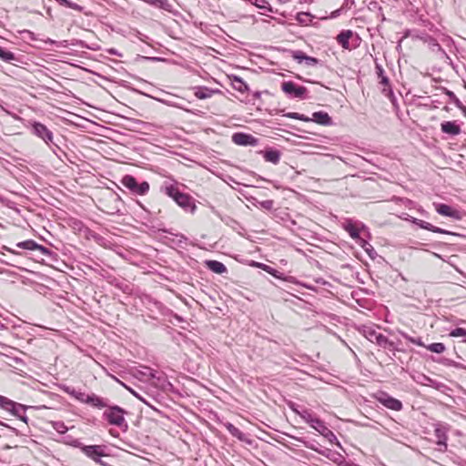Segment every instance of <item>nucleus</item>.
<instances>
[{
	"label": "nucleus",
	"mask_w": 466,
	"mask_h": 466,
	"mask_svg": "<svg viewBox=\"0 0 466 466\" xmlns=\"http://www.w3.org/2000/svg\"><path fill=\"white\" fill-rule=\"evenodd\" d=\"M298 413L307 422H311V423L315 422V423H318V424L320 423V420L319 419H317V418H314L312 416V414L309 411H308V410H303L302 412H299L298 411Z\"/></svg>",
	"instance_id": "27"
},
{
	"label": "nucleus",
	"mask_w": 466,
	"mask_h": 466,
	"mask_svg": "<svg viewBox=\"0 0 466 466\" xmlns=\"http://www.w3.org/2000/svg\"><path fill=\"white\" fill-rule=\"evenodd\" d=\"M227 429L232 436L238 438L240 441L244 440V433L233 424H228Z\"/></svg>",
	"instance_id": "24"
},
{
	"label": "nucleus",
	"mask_w": 466,
	"mask_h": 466,
	"mask_svg": "<svg viewBox=\"0 0 466 466\" xmlns=\"http://www.w3.org/2000/svg\"><path fill=\"white\" fill-rule=\"evenodd\" d=\"M16 247L28 250H35L39 248V245L30 239L17 243Z\"/></svg>",
	"instance_id": "22"
},
{
	"label": "nucleus",
	"mask_w": 466,
	"mask_h": 466,
	"mask_svg": "<svg viewBox=\"0 0 466 466\" xmlns=\"http://www.w3.org/2000/svg\"><path fill=\"white\" fill-rule=\"evenodd\" d=\"M382 83H383V84H388V79H387L386 77H383V78H382Z\"/></svg>",
	"instance_id": "36"
},
{
	"label": "nucleus",
	"mask_w": 466,
	"mask_h": 466,
	"mask_svg": "<svg viewBox=\"0 0 466 466\" xmlns=\"http://www.w3.org/2000/svg\"><path fill=\"white\" fill-rule=\"evenodd\" d=\"M353 33L351 30H343L336 37L337 42L347 50L350 49V39L352 37Z\"/></svg>",
	"instance_id": "12"
},
{
	"label": "nucleus",
	"mask_w": 466,
	"mask_h": 466,
	"mask_svg": "<svg viewBox=\"0 0 466 466\" xmlns=\"http://www.w3.org/2000/svg\"><path fill=\"white\" fill-rule=\"evenodd\" d=\"M345 229L353 239H357L360 238V230L358 227H356L355 225L348 224L345 227Z\"/></svg>",
	"instance_id": "26"
},
{
	"label": "nucleus",
	"mask_w": 466,
	"mask_h": 466,
	"mask_svg": "<svg viewBox=\"0 0 466 466\" xmlns=\"http://www.w3.org/2000/svg\"><path fill=\"white\" fill-rule=\"evenodd\" d=\"M264 159L268 162L278 164L280 160V153L277 150H268L264 154Z\"/></svg>",
	"instance_id": "18"
},
{
	"label": "nucleus",
	"mask_w": 466,
	"mask_h": 466,
	"mask_svg": "<svg viewBox=\"0 0 466 466\" xmlns=\"http://www.w3.org/2000/svg\"><path fill=\"white\" fill-rule=\"evenodd\" d=\"M313 120L320 125H329L330 123V117L328 113L323 111L315 112L312 115Z\"/></svg>",
	"instance_id": "17"
},
{
	"label": "nucleus",
	"mask_w": 466,
	"mask_h": 466,
	"mask_svg": "<svg viewBox=\"0 0 466 466\" xmlns=\"http://www.w3.org/2000/svg\"><path fill=\"white\" fill-rule=\"evenodd\" d=\"M206 266L209 270L217 274H223L227 272L226 266L218 260H207Z\"/></svg>",
	"instance_id": "14"
},
{
	"label": "nucleus",
	"mask_w": 466,
	"mask_h": 466,
	"mask_svg": "<svg viewBox=\"0 0 466 466\" xmlns=\"http://www.w3.org/2000/svg\"><path fill=\"white\" fill-rule=\"evenodd\" d=\"M441 129L443 133L457 136L461 133V127L455 121H445L441 124Z\"/></svg>",
	"instance_id": "11"
},
{
	"label": "nucleus",
	"mask_w": 466,
	"mask_h": 466,
	"mask_svg": "<svg viewBox=\"0 0 466 466\" xmlns=\"http://www.w3.org/2000/svg\"><path fill=\"white\" fill-rule=\"evenodd\" d=\"M290 118L293 119H299V120H306L302 116H300L299 113H289L288 115Z\"/></svg>",
	"instance_id": "34"
},
{
	"label": "nucleus",
	"mask_w": 466,
	"mask_h": 466,
	"mask_svg": "<svg viewBox=\"0 0 466 466\" xmlns=\"http://www.w3.org/2000/svg\"><path fill=\"white\" fill-rule=\"evenodd\" d=\"M451 337H466V329L463 328H456L450 333Z\"/></svg>",
	"instance_id": "30"
},
{
	"label": "nucleus",
	"mask_w": 466,
	"mask_h": 466,
	"mask_svg": "<svg viewBox=\"0 0 466 466\" xmlns=\"http://www.w3.org/2000/svg\"><path fill=\"white\" fill-rule=\"evenodd\" d=\"M86 402L97 408H102L105 406L102 399L96 395L88 396L86 399Z\"/></svg>",
	"instance_id": "28"
},
{
	"label": "nucleus",
	"mask_w": 466,
	"mask_h": 466,
	"mask_svg": "<svg viewBox=\"0 0 466 466\" xmlns=\"http://www.w3.org/2000/svg\"><path fill=\"white\" fill-rule=\"evenodd\" d=\"M121 184L137 196H146L150 190V185L147 181L138 183L136 177L131 175H125L121 178Z\"/></svg>",
	"instance_id": "2"
},
{
	"label": "nucleus",
	"mask_w": 466,
	"mask_h": 466,
	"mask_svg": "<svg viewBox=\"0 0 466 466\" xmlns=\"http://www.w3.org/2000/svg\"><path fill=\"white\" fill-rule=\"evenodd\" d=\"M281 90L289 96L295 98H303L307 94V88L298 86L292 81H285L281 84Z\"/></svg>",
	"instance_id": "3"
},
{
	"label": "nucleus",
	"mask_w": 466,
	"mask_h": 466,
	"mask_svg": "<svg viewBox=\"0 0 466 466\" xmlns=\"http://www.w3.org/2000/svg\"><path fill=\"white\" fill-rule=\"evenodd\" d=\"M104 417L113 425L121 427L125 424L124 410L119 407H112L105 410Z\"/></svg>",
	"instance_id": "4"
},
{
	"label": "nucleus",
	"mask_w": 466,
	"mask_h": 466,
	"mask_svg": "<svg viewBox=\"0 0 466 466\" xmlns=\"http://www.w3.org/2000/svg\"><path fill=\"white\" fill-rule=\"evenodd\" d=\"M292 57L298 63L301 64L304 62L306 66H311V67L315 66L319 64V59L312 57V56H309L302 51L294 52L292 55Z\"/></svg>",
	"instance_id": "10"
},
{
	"label": "nucleus",
	"mask_w": 466,
	"mask_h": 466,
	"mask_svg": "<svg viewBox=\"0 0 466 466\" xmlns=\"http://www.w3.org/2000/svg\"><path fill=\"white\" fill-rule=\"evenodd\" d=\"M5 250L9 253H12V254H17V252H15L14 249L10 248H6L5 247Z\"/></svg>",
	"instance_id": "35"
},
{
	"label": "nucleus",
	"mask_w": 466,
	"mask_h": 466,
	"mask_svg": "<svg viewBox=\"0 0 466 466\" xmlns=\"http://www.w3.org/2000/svg\"><path fill=\"white\" fill-rule=\"evenodd\" d=\"M254 4L260 9L270 10L269 3L267 0H254Z\"/></svg>",
	"instance_id": "31"
},
{
	"label": "nucleus",
	"mask_w": 466,
	"mask_h": 466,
	"mask_svg": "<svg viewBox=\"0 0 466 466\" xmlns=\"http://www.w3.org/2000/svg\"><path fill=\"white\" fill-rule=\"evenodd\" d=\"M258 267L266 271L267 273L270 274L271 276H273L274 278H277V279H282V276L281 274L279 273V271H278L277 269L271 268L270 266L268 265H266V264H259Z\"/></svg>",
	"instance_id": "23"
},
{
	"label": "nucleus",
	"mask_w": 466,
	"mask_h": 466,
	"mask_svg": "<svg viewBox=\"0 0 466 466\" xmlns=\"http://www.w3.org/2000/svg\"><path fill=\"white\" fill-rule=\"evenodd\" d=\"M165 193L175 200L177 196L180 194V191L177 187L170 185L165 187Z\"/></svg>",
	"instance_id": "29"
},
{
	"label": "nucleus",
	"mask_w": 466,
	"mask_h": 466,
	"mask_svg": "<svg viewBox=\"0 0 466 466\" xmlns=\"http://www.w3.org/2000/svg\"><path fill=\"white\" fill-rule=\"evenodd\" d=\"M121 198L112 190H106L97 198V207L104 213L115 215L120 211Z\"/></svg>",
	"instance_id": "1"
},
{
	"label": "nucleus",
	"mask_w": 466,
	"mask_h": 466,
	"mask_svg": "<svg viewBox=\"0 0 466 466\" xmlns=\"http://www.w3.org/2000/svg\"><path fill=\"white\" fill-rule=\"evenodd\" d=\"M435 210L441 216L449 217L454 219H461V212L446 204L442 203H433Z\"/></svg>",
	"instance_id": "7"
},
{
	"label": "nucleus",
	"mask_w": 466,
	"mask_h": 466,
	"mask_svg": "<svg viewBox=\"0 0 466 466\" xmlns=\"http://www.w3.org/2000/svg\"><path fill=\"white\" fill-rule=\"evenodd\" d=\"M375 398L380 403L390 410L399 411L402 409L401 401L390 396L386 392H379Z\"/></svg>",
	"instance_id": "5"
},
{
	"label": "nucleus",
	"mask_w": 466,
	"mask_h": 466,
	"mask_svg": "<svg viewBox=\"0 0 466 466\" xmlns=\"http://www.w3.org/2000/svg\"><path fill=\"white\" fill-rule=\"evenodd\" d=\"M82 452L97 463H101V458L106 456L105 447L101 445H86L81 447Z\"/></svg>",
	"instance_id": "6"
},
{
	"label": "nucleus",
	"mask_w": 466,
	"mask_h": 466,
	"mask_svg": "<svg viewBox=\"0 0 466 466\" xmlns=\"http://www.w3.org/2000/svg\"><path fill=\"white\" fill-rule=\"evenodd\" d=\"M194 95L198 99H206L211 96L212 91L207 87H198L195 90Z\"/></svg>",
	"instance_id": "21"
},
{
	"label": "nucleus",
	"mask_w": 466,
	"mask_h": 466,
	"mask_svg": "<svg viewBox=\"0 0 466 466\" xmlns=\"http://www.w3.org/2000/svg\"><path fill=\"white\" fill-rule=\"evenodd\" d=\"M414 223L419 226L420 228L434 232V233H440V234H450L449 231L442 229L439 227L433 226L432 224L421 220V219H415Z\"/></svg>",
	"instance_id": "13"
},
{
	"label": "nucleus",
	"mask_w": 466,
	"mask_h": 466,
	"mask_svg": "<svg viewBox=\"0 0 466 466\" xmlns=\"http://www.w3.org/2000/svg\"><path fill=\"white\" fill-rule=\"evenodd\" d=\"M33 133L42 138L46 143L52 141L53 134L52 132L43 124L38 122H34L32 124Z\"/></svg>",
	"instance_id": "9"
},
{
	"label": "nucleus",
	"mask_w": 466,
	"mask_h": 466,
	"mask_svg": "<svg viewBox=\"0 0 466 466\" xmlns=\"http://www.w3.org/2000/svg\"><path fill=\"white\" fill-rule=\"evenodd\" d=\"M435 435L438 439L436 441V444L439 446L438 450L441 452L446 451V450H447V443H446L447 436H446V434L441 429H436Z\"/></svg>",
	"instance_id": "16"
},
{
	"label": "nucleus",
	"mask_w": 466,
	"mask_h": 466,
	"mask_svg": "<svg viewBox=\"0 0 466 466\" xmlns=\"http://www.w3.org/2000/svg\"><path fill=\"white\" fill-rule=\"evenodd\" d=\"M410 341L411 343L415 344V345L420 346V347H425V348L427 347V346H425V344L421 341V339H413V338H411V339H410Z\"/></svg>",
	"instance_id": "32"
},
{
	"label": "nucleus",
	"mask_w": 466,
	"mask_h": 466,
	"mask_svg": "<svg viewBox=\"0 0 466 466\" xmlns=\"http://www.w3.org/2000/svg\"><path fill=\"white\" fill-rule=\"evenodd\" d=\"M179 207L187 208L190 207H195L192 203V198L186 193L180 192L178 196H177L174 200Z\"/></svg>",
	"instance_id": "15"
},
{
	"label": "nucleus",
	"mask_w": 466,
	"mask_h": 466,
	"mask_svg": "<svg viewBox=\"0 0 466 466\" xmlns=\"http://www.w3.org/2000/svg\"><path fill=\"white\" fill-rule=\"evenodd\" d=\"M0 58L3 61L8 62V63H11V62L16 60L15 55L13 52H11L10 50H8L3 46H0Z\"/></svg>",
	"instance_id": "20"
},
{
	"label": "nucleus",
	"mask_w": 466,
	"mask_h": 466,
	"mask_svg": "<svg viewBox=\"0 0 466 466\" xmlns=\"http://www.w3.org/2000/svg\"><path fill=\"white\" fill-rule=\"evenodd\" d=\"M308 17H309V15L306 13H300L298 15V20L300 23H305L307 21Z\"/></svg>",
	"instance_id": "33"
},
{
	"label": "nucleus",
	"mask_w": 466,
	"mask_h": 466,
	"mask_svg": "<svg viewBox=\"0 0 466 466\" xmlns=\"http://www.w3.org/2000/svg\"><path fill=\"white\" fill-rule=\"evenodd\" d=\"M232 141L238 146H256L258 142L252 135L242 132L233 134Z\"/></svg>",
	"instance_id": "8"
},
{
	"label": "nucleus",
	"mask_w": 466,
	"mask_h": 466,
	"mask_svg": "<svg viewBox=\"0 0 466 466\" xmlns=\"http://www.w3.org/2000/svg\"><path fill=\"white\" fill-rule=\"evenodd\" d=\"M232 86L234 89L239 91L240 93H246L248 91V84L244 82L240 77L235 76Z\"/></svg>",
	"instance_id": "19"
},
{
	"label": "nucleus",
	"mask_w": 466,
	"mask_h": 466,
	"mask_svg": "<svg viewBox=\"0 0 466 466\" xmlns=\"http://www.w3.org/2000/svg\"><path fill=\"white\" fill-rule=\"evenodd\" d=\"M426 348L430 351L435 352V353H442L446 350L445 345L443 343H441V342H436V343L430 344Z\"/></svg>",
	"instance_id": "25"
}]
</instances>
